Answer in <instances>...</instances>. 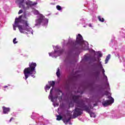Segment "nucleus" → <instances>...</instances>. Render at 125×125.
I'll list each match as a JSON object with an SVG mask.
<instances>
[{
  "label": "nucleus",
  "mask_w": 125,
  "mask_h": 125,
  "mask_svg": "<svg viewBox=\"0 0 125 125\" xmlns=\"http://www.w3.org/2000/svg\"><path fill=\"white\" fill-rule=\"evenodd\" d=\"M94 71H96L95 73L96 80V81H99V80H100V78L99 77V76H100V73L101 71L100 69H96L95 68H94Z\"/></svg>",
  "instance_id": "obj_13"
},
{
  "label": "nucleus",
  "mask_w": 125,
  "mask_h": 125,
  "mask_svg": "<svg viewBox=\"0 0 125 125\" xmlns=\"http://www.w3.org/2000/svg\"><path fill=\"white\" fill-rule=\"evenodd\" d=\"M59 104H58V103L56 104V106H59Z\"/></svg>",
  "instance_id": "obj_43"
},
{
  "label": "nucleus",
  "mask_w": 125,
  "mask_h": 125,
  "mask_svg": "<svg viewBox=\"0 0 125 125\" xmlns=\"http://www.w3.org/2000/svg\"><path fill=\"white\" fill-rule=\"evenodd\" d=\"M93 68H95L96 69L100 70V71H102L103 73V76H104V82L105 83V89H107V90H109L110 91L111 90V89L110 88V84H109V82L108 81V77H107V76L105 75V69H104V68L103 67V65H102V62H100L99 64H97L95 66H93Z\"/></svg>",
  "instance_id": "obj_8"
},
{
  "label": "nucleus",
  "mask_w": 125,
  "mask_h": 125,
  "mask_svg": "<svg viewBox=\"0 0 125 125\" xmlns=\"http://www.w3.org/2000/svg\"><path fill=\"white\" fill-rule=\"evenodd\" d=\"M33 13L35 15H37L35 20V26L39 28L42 25L46 28L48 24V19H46L43 15L40 14L38 10H35Z\"/></svg>",
  "instance_id": "obj_5"
},
{
  "label": "nucleus",
  "mask_w": 125,
  "mask_h": 125,
  "mask_svg": "<svg viewBox=\"0 0 125 125\" xmlns=\"http://www.w3.org/2000/svg\"><path fill=\"white\" fill-rule=\"evenodd\" d=\"M66 45L69 49L70 55H78L81 53V50L82 49L89 50L88 42L83 40V36L80 34L77 36L76 41H74L69 37Z\"/></svg>",
  "instance_id": "obj_2"
},
{
  "label": "nucleus",
  "mask_w": 125,
  "mask_h": 125,
  "mask_svg": "<svg viewBox=\"0 0 125 125\" xmlns=\"http://www.w3.org/2000/svg\"><path fill=\"white\" fill-rule=\"evenodd\" d=\"M86 4H84V6H86Z\"/></svg>",
  "instance_id": "obj_46"
},
{
  "label": "nucleus",
  "mask_w": 125,
  "mask_h": 125,
  "mask_svg": "<svg viewBox=\"0 0 125 125\" xmlns=\"http://www.w3.org/2000/svg\"><path fill=\"white\" fill-rule=\"evenodd\" d=\"M94 83H95V82H93L92 83V85H93V84H94Z\"/></svg>",
  "instance_id": "obj_42"
},
{
  "label": "nucleus",
  "mask_w": 125,
  "mask_h": 125,
  "mask_svg": "<svg viewBox=\"0 0 125 125\" xmlns=\"http://www.w3.org/2000/svg\"><path fill=\"white\" fill-rule=\"evenodd\" d=\"M6 87H8L7 86L5 85V86H4V88H6Z\"/></svg>",
  "instance_id": "obj_41"
},
{
  "label": "nucleus",
  "mask_w": 125,
  "mask_h": 125,
  "mask_svg": "<svg viewBox=\"0 0 125 125\" xmlns=\"http://www.w3.org/2000/svg\"><path fill=\"white\" fill-rule=\"evenodd\" d=\"M56 8L57 9H58V10H59L60 11L61 10H62V7L59 5L56 6Z\"/></svg>",
  "instance_id": "obj_27"
},
{
  "label": "nucleus",
  "mask_w": 125,
  "mask_h": 125,
  "mask_svg": "<svg viewBox=\"0 0 125 125\" xmlns=\"http://www.w3.org/2000/svg\"><path fill=\"white\" fill-rule=\"evenodd\" d=\"M62 93V96H64L65 95V93H63V91H62V92H61Z\"/></svg>",
  "instance_id": "obj_35"
},
{
  "label": "nucleus",
  "mask_w": 125,
  "mask_h": 125,
  "mask_svg": "<svg viewBox=\"0 0 125 125\" xmlns=\"http://www.w3.org/2000/svg\"><path fill=\"white\" fill-rule=\"evenodd\" d=\"M80 21H81L82 22L83 25V24H84V25L83 26V27L84 28H86V26H87V23H86V19H85L84 18H83V19H80Z\"/></svg>",
  "instance_id": "obj_16"
},
{
  "label": "nucleus",
  "mask_w": 125,
  "mask_h": 125,
  "mask_svg": "<svg viewBox=\"0 0 125 125\" xmlns=\"http://www.w3.org/2000/svg\"><path fill=\"white\" fill-rule=\"evenodd\" d=\"M70 105H72V107H74V104H73V102L71 101L69 103Z\"/></svg>",
  "instance_id": "obj_33"
},
{
  "label": "nucleus",
  "mask_w": 125,
  "mask_h": 125,
  "mask_svg": "<svg viewBox=\"0 0 125 125\" xmlns=\"http://www.w3.org/2000/svg\"><path fill=\"white\" fill-rule=\"evenodd\" d=\"M48 83H49V85L46 84L44 87L46 92H47V90H48V89H50V87H51V86H52V87H53L54 86H54L55 85V81H49L48 82Z\"/></svg>",
  "instance_id": "obj_11"
},
{
  "label": "nucleus",
  "mask_w": 125,
  "mask_h": 125,
  "mask_svg": "<svg viewBox=\"0 0 125 125\" xmlns=\"http://www.w3.org/2000/svg\"><path fill=\"white\" fill-rule=\"evenodd\" d=\"M55 91L57 93L58 92H62V90L60 88L55 89Z\"/></svg>",
  "instance_id": "obj_26"
},
{
  "label": "nucleus",
  "mask_w": 125,
  "mask_h": 125,
  "mask_svg": "<svg viewBox=\"0 0 125 125\" xmlns=\"http://www.w3.org/2000/svg\"><path fill=\"white\" fill-rule=\"evenodd\" d=\"M99 21H100V22H104V21H105V20H104V18H101V16H99L98 18Z\"/></svg>",
  "instance_id": "obj_24"
},
{
  "label": "nucleus",
  "mask_w": 125,
  "mask_h": 125,
  "mask_svg": "<svg viewBox=\"0 0 125 125\" xmlns=\"http://www.w3.org/2000/svg\"><path fill=\"white\" fill-rule=\"evenodd\" d=\"M60 93H61V92H58V93H57L56 95H58H58H60Z\"/></svg>",
  "instance_id": "obj_36"
},
{
  "label": "nucleus",
  "mask_w": 125,
  "mask_h": 125,
  "mask_svg": "<svg viewBox=\"0 0 125 125\" xmlns=\"http://www.w3.org/2000/svg\"><path fill=\"white\" fill-rule=\"evenodd\" d=\"M55 47L56 49H54V52L49 53V56H51L52 58H57L58 56L62 55V54H63V52H64V49H61V47L57 45Z\"/></svg>",
  "instance_id": "obj_9"
},
{
  "label": "nucleus",
  "mask_w": 125,
  "mask_h": 125,
  "mask_svg": "<svg viewBox=\"0 0 125 125\" xmlns=\"http://www.w3.org/2000/svg\"><path fill=\"white\" fill-rule=\"evenodd\" d=\"M115 42V38L111 39V41L109 43V45L111 47H114V45H115V42Z\"/></svg>",
  "instance_id": "obj_20"
},
{
  "label": "nucleus",
  "mask_w": 125,
  "mask_h": 125,
  "mask_svg": "<svg viewBox=\"0 0 125 125\" xmlns=\"http://www.w3.org/2000/svg\"><path fill=\"white\" fill-rule=\"evenodd\" d=\"M50 4L52 5H54L55 4L54 3H50Z\"/></svg>",
  "instance_id": "obj_39"
},
{
  "label": "nucleus",
  "mask_w": 125,
  "mask_h": 125,
  "mask_svg": "<svg viewBox=\"0 0 125 125\" xmlns=\"http://www.w3.org/2000/svg\"><path fill=\"white\" fill-rule=\"evenodd\" d=\"M66 63H67V64H69V65H72V64H73V61H72V60L71 59L67 60Z\"/></svg>",
  "instance_id": "obj_25"
},
{
  "label": "nucleus",
  "mask_w": 125,
  "mask_h": 125,
  "mask_svg": "<svg viewBox=\"0 0 125 125\" xmlns=\"http://www.w3.org/2000/svg\"><path fill=\"white\" fill-rule=\"evenodd\" d=\"M56 74L58 79H60V77H61V71H60V68H59V67L57 69Z\"/></svg>",
  "instance_id": "obj_17"
},
{
  "label": "nucleus",
  "mask_w": 125,
  "mask_h": 125,
  "mask_svg": "<svg viewBox=\"0 0 125 125\" xmlns=\"http://www.w3.org/2000/svg\"><path fill=\"white\" fill-rule=\"evenodd\" d=\"M92 50L93 52H95V55H97V58L95 57H92L91 56H85L84 57V60L85 61H87V62H89L90 63H94L92 65V67H94L95 66H97V64H99L100 62H102L100 61V60H101V59L100 58H101V57L103 56V55L100 51L95 52V51L93 49H92ZM94 62H97L94 63Z\"/></svg>",
  "instance_id": "obj_7"
},
{
  "label": "nucleus",
  "mask_w": 125,
  "mask_h": 125,
  "mask_svg": "<svg viewBox=\"0 0 125 125\" xmlns=\"http://www.w3.org/2000/svg\"><path fill=\"white\" fill-rule=\"evenodd\" d=\"M88 107H89V109H90V112H91V109H93V107L91 106V105H87Z\"/></svg>",
  "instance_id": "obj_30"
},
{
  "label": "nucleus",
  "mask_w": 125,
  "mask_h": 125,
  "mask_svg": "<svg viewBox=\"0 0 125 125\" xmlns=\"http://www.w3.org/2000/svg\"><path fill=\"white\" fill-rule=\"evenodd\" d=\"M16 38H15L13 40V42L14 43V44H16V43H18V41H16Z\"/></svg>",
  "instance_id": "obj_28"
},
{
  "label": "nucleus",
  "mask_w": 125,
  "mask_h": 125,
  "mask_svg": "<svg viewBox=\"0 0 125 125\" xmlns=\"http://www.w3.org/2000/svg\"><path fill=\"white\" fill-rule=\"evenodd\" d=\"M88 25L89 27H92V25H91V23H90Z\"/></svg>",
  "instance_id": "obj_38"
},
{
  "label": "nucleus",
  "mask_w": 125,
  "mask_h": 125,
  "mask_svg": "<svg viewBox=\"0 0 125 125\" xmlns=\"http://www.w3.org/2000/svg\"><path fill=\"white\" fill-rule=\"evenodd\" d=\"M105 88L103 86V85L101 84H99L97 86V88H96V93L97 95L99 96L101 95V96H104V95H106L107 96V98L109 100H107L106 101H104L102 102V105L104 107H107L109 105H112L115 100L112 97V94L110 93L108 91H105Z\"/></svg>",
  "instance_id": "obj_4"
},
{
  "label": "nucleus",
  "mask_w": 125,
  "mask_h": 125,
  "mask_svg": "<svg viewBox=\"0 0 125 125\" xmlns=\"http://www.w3.org/2000/svg\"><path fill=\"white\" fill-rule=\"evenodd\" d=\"M89 7V9H90V10H91V11H92L93 10V8H90V6H88Z\"/></svg>",
  "instance_id": "obj_34"
},
{
  "label": "nucleus",
  "mask_w": 125,
  "mask_h": 125,
  "mask_svg": "<svg viewBox=\"0 0 125 125\" xmlns=\"http://www.w3.org/2000/svg\"><path fill=\"white\" fill-rule=\"evenodd\" d=\"M38 120V121H36V123H38L39 125H47L49 123L47 120L44 121V119L42 116L40 117Z\"/></svg>",
  "instance_id": "obj_10"
},
{
  "label": "nucleus",
  "mask_w": 125,
  "mask_h": 125,
  "mask_svg": "<svg viewBox=\"0 0 125 125\" xmlns=\"http://www.w3.org/2000/svg\"><path fill=\"white\" fill-rule=\"evenodd\" d=\"M112 117L113 119H120L121 118V116L120 115V114L117 113L115 114H113L112 115Z\"/></svg>",
  "instance_id": "obj_18"
},
{
  "label": "nucleus",
  "mask_w": 125,
  "mask_h": 125,
  "mask_svg": "<svg viewBox=\"0 0 125 125\" xmlns=\"http://www.w3.org/2000/svg\"><path fill=\"white\" fill-rule=\"evenodd\" d=\"M2 109L3 110V114H8L10 112V108L9 107H5V106H3Z\"/></svg>",
  "instance_id": "obj_15"
},
{
  "label": "nucleus",
  "mask_w": 125,
  "mask_h": 125,
  "mask_svg": "<svg viewBox=\"0 0 125 125\" xmlns=\"http://www.w3.org/2000/svg\"><path fill=\"white\" fill-rule=\"evenodd\" d=\"M122 59H123V60H124V59H123V58H122Z\"/></svg>",
  "instance_id": "obj_49"
},
{
  "label": "nucleus",
  "mask_w": 125,
  "mask_h": 125,
  "mask_svg": "<svg viewBox=\"0 0 125 125\" xmlns=\"http://www.w3.org/2000/svg\"><path fill=\"white\" fill-rule=\"evenodd\" d=\"M74 114H73V117H72V115H70V116L68 118H64L63 119V122L64 123L65 125H68V123L72 120V119H74L73 118Z\"/></svg>",
  "instance_id": "obj_14"
},
{
  "label": "nucleus",
  "mask_w": 125,
  "mask_h": 125,
  "mask_svg": "<svg viewBox=\"0 0 125 125\" xmlns=\"http://www.w3.org/2000/svg\"><path fill=\"white\" fill-rule=\"evenodd\" d=\"M8 85L9 86H10V84H8Z\"/></svg>",
  "instance_id": "obj_47"
},
{
  "label": "nucleus",
  "mask_w": 125,
  "mask_h": 125,
  "mask_svg": "<svg viewBox=\"0 0 125 125\" xmlns=\"http://www.w3.org/2000/svg\"><path fill=\"white\" fill-rule=\"evenodd\" d=\"M21 13H23V10H22V9H21L19 12H18V14H21Z\"/></svg>",
  "instance_id": "obj_31"
},
{
  "label": "nucleus",
  "mask_w": 125,
  "mask_h": 125,
  "mask_svg": "<svg viewBox=\"0 0 125 125\" xmlns=\"http://www.w3.org/2000/svg\"><path fill=\"white\" fill-rule=\"evenodd\" d=\"M49 15H48V16H49Z\"/></svg>",
  "instance_id": "obj_50"
},
{
  "label": "nucleus",
  "mask_w": 125,
  "mask_h": 125,
  "mask_svg": "<svg viewBox=\"0 0 125 125\" xmlns=\"http://www.w3.org/2000/svg\"><path fill=\"white\" fill-rule=\"evenodd\" d=\"M16 3L18 4L19 7L24 10V12L19 18L17 17L15 18L14 23L13 24V30L16 31V28L18 27L21 34H24L25 35L32 34L34 35L33 29L29 26L28 21H25L23 19H27L31 15V13L26 11V10L29 9L30 7H32V6L37 5L38 2H30L25 0H17Z\"/></svg>",
  "instance_id": "obj_1"
},
{
  "label": "nucleus",
  "mask_w": 125,
  "mask_h": 125,
  "mask_svg": "<svg viewBox=\"0 0 125 125\" xmlns=\"http://www.w3.org/2000/svg\"><path fill=\"white\" fill-rule=\"evenodd\" d=\"M53 46V48H54V46Z\"/></svg>",
  "instance_id": "obj_48"
},
{
  "label": "nucleus",
  "mask_w": 125,
  "mask_h": 125,
  "mask_svg": "<svg viewBox=\"0 0 125 125\" xmlns=\"http://www.w3.org/2000/svg\"><path fill=\"white\" fill-rule=\"evenodd\" d=\"M55 87L54 86H53L52 87V88L50 90V94L48 96V99H50V96H52L53 95V90L55 89Z\"/></svg>",
  "instance_id": "obj_19"
},
{
  "label": "nucleus",
  "mask_w": 125,
  "mask_h": 125,
  "mask_svg": "<svg viewBox=\"0 0 125 125\" xmlns=\"http://www.w3.org/2000/svg\"><path fill=\"white\" fill-rule=\"evenodd\" d=\"M68 124H69V125H72V123L71 122V121H69L68 122Z\"/></svg>",
  "instance_id": "obj_40"
},
{
  "label": "nucleus",
  "mask_w": 125,
  "mask_h": 125,
  "mask_svg": "<svg viewBox=\"0 0 125 125\" xmlns=\"http://www.w3.org/2000/svg\"><path fill=\"white\" fill-rule=\"evenodd\" d=\"M29 67H26L23 70V74L24 75V77L23 79L25 81H27V79L31 76L32 78H36V75L37 74V71H36V67H37V63L36 62H29Z\"/></svg>",
  "instance_id": "obj_6"
},
{
  "label": "nucleus",
  "mask_w": 125,
  "mask_h": 125,
  "mask_svg": "<svg viewBox=\"0 0 125 125\" xmlns=\"http://www.w3.org/2000/svg\"><path fill=\"white\" fill-rule=\"evenodd\" d=\"M58 83H60V80L59 81V82H58Z\"/></svg>",
  "instance_id": "obj_44"
},
{
  "label": "nucleus",
  "mask_w": 125,
  "mask_h": 125,
  "mask_svg": "<svg viewBox=\"0 0 125 125\" xmlns=\"http://www.w3.org/2000/svg\"><path fill=\"white\" fill-rule=\"evenodd\" d=\"M38 116H39V114H36L34 112H33L32 115L31 116V119H33V120H35V119H36Z\"/></svg>",
  "instance_id": "obj_21"
},
{
  "label": "nucleus",
  "mask_w": 125,
  "mask_h": 125,
  "mask_svg": "<svg viewBox=\"0 0 125 125\" xmlns=\"http://www.w3.org/2000/svg\"><path fill=\"white\" fill-rule=\"evenodd\" d=\"M80 95H74V99L73 100L74 103L77 104L79 107H75L73 112V118L76 119L78 117L81 116L83 113V111H85L87 113L89 114L91 118H96V115L94 112H90V108L89 106H87L85 103H87L88 101L87 100H80Z\"/></svg>",
  "instance_id": "obj_3"
},
{
  "label": "nucleus",
  "mask_w": 125,
  "mask_h": 125,
  "mask_svg": "<svg viewBox=\"0 0 125 125\" xmlns=\"http://www.w3.org/2000/svg\"><path fill=\"white\" fill-rule=\"evenodd\" d=\"M58 95H55V96H51L50 97V100L51 102L53 103V105L54 107H56V105L55 104V102H57L58 100Z\"/></svg>",
  "instance_id": "obj_12"
},
{
  "label": "nucleus",
  "mask_w": 125,
  "mask_h": 125,
  "mask_svg": "<svg viewBox=\"0 0 125 125\" xmlns=\"http://www.w3.org/2000/svg\"><path fill=\"white\" fill-rule=\"evenodd\" d=\"M117 56L118 57V58L119 59L120 62H122V59H120V54H117Z\"/></svg>",
  "instance_id": "obj_32"
},
{
  "label": "nucleus",
  "mask_w": 125,
  "mask_h": 125,
  "mask_svg": "<svg viewBox=\"0 0 125 125\" xmlns=\"http://www.w3.org/2000/svg\"><path fill=\"white\" fill-rule=\"evenodd\" d=\"M110 58H111V55L108 54L105 59V64H107V63H108L109 60H110Z\"/></svg>",
  "instance_id": "obj_22"
},
{
  "label": "nucleus",
  "mask_w": 125,
  "mask_h": 125,
  "mask_svg": "<svg viewBox=\"0 0 125 125\" xmlns=\"http://www.w3.org/2000/svg\"><path fill=\"white\" fill-rule=\"evenodd\" d=\"M78 93H80L81 94H83V91L80 90L77 91Z\"/></svg>",
  "instance_id": "obj_29"
},
{
  "label": "nucleus",
  "mask_w": 125,
  "mask_h": 125,
  "mask_svg": "<svg viewBox=\"0 0 125 125\" xmlns=\"http://www.w3.org/2000/svg\"><path fill=\"white\" fill-rule=\"evenodd\" d=\"M94 123H96V124H97V122L96 121H94Z\"/></svg>",
  "instance_id": "obj_45"
},
{
  "label": "nucleus",
  "mask_w": 125,
  "mask_h": 125,
  "mask_svg": "<svg viewBox=\"0 0 125 125\" xmlns=\"http://www.w3.org/2000/svg\"><path fill=\"white\" fill-rule=\"evenodd\" d=\"M12 120H13V117H11V119H10V120L9 121V123H10L11 122V121H12Z\"/></svg>",
  "instance_id": "obj_37"
},
{
  "label": "nucleus",
  "mask_w": 125,
  "mask_h": 125,
  "mask_svg": "<svg viewBox=\"0 0 125 125\" xmlns=\"http://www.w3.org/2000/svg\"><path fill=\"white\" fill-rule=\"evenodd\" d=\"M57 121H61L62 119H63V117L61 115H57Z\"/></svg>",
  "instance_id": "obj_23"
}]
</instances>
